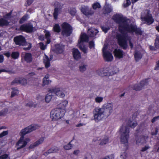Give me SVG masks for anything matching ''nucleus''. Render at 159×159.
Instances as JSON below:
<instances>
[{
	"label": "nucleus",
	"instance_id": "obj_8",
	"mask_svg": "<svg viewBox=\"0 0 159 159\" xmlns=\"http://www.w3.org/2000/svg\"><path fill=\"white\" fill-rule=\"evenodd\" d=\"M93 120L96 122H98L103 119L102 109L99 107L94 109L93 111Z\"/></svg>",
	"mask_w": 159,
	"mask_h": 159
},
{
	"label": "nucleus",
	"instance_id": "obj_54",
	"mask_svg": "<svg viewBox=\"0 0 159 159\" xmlns=\"http://www.w3.org/2000/svg\"><path fill=\"white\" fill-rule=\"evenodd\" d=\"M12 14V11H11L9 13L7 14L4 16V17L5 19H10L11 17V15Z\"/></svg>",
	"mask_w": 159,
	"mask_h": 159
},
{
	"label": "nucleus",
	"instance_id": "obj_59",
	"mask_svg": "<svg viewBox=\"0 0 159 159\" xmlns=\"http://www.w3.org/2000/svg\"><path fill=\"white\" fill-rule=\"evenodd\" d=\"M159 119V115L154 117L151 120L152 123H153L157 120Z\"/></svg>",
	"mask_w": 159,
	"mask_h": 159
},
{
	"label": "nucleus",
	"instance_id": "obj_9",
	"mask_svg": "<svg viewBox=\"0 0 159 159\" xmlns=\"http://www.w3.org/2000/svg\"><path fill=\"white\" fill-rule=\"evenodd\" d=\"M34 28L32 24L27 23L21 25L19 30L27 33H31L34 31Z\"/></svg>",
	"mask_w": 159,
	"mask_h": 159
},
{
	"label": "nucleus",
	"instance_id": "obj_25",
	"mask_svg": "<svg viewBox=\"0 0 159 159\" xmlns=\"http://www.w3.org/2000/svg\"><path fill=\"white\" fill-rule=\"evenodd\" d=\"M112 11V8L108 5L104 7L103 9V12L105 15H108Z\"/></svg>",
	"mask_w": 159,
	"mask_h": 159
},
{
	"label": "nucleus",
	"instance_id": "obj_15",
	"mask_svg": "<svg viewBox=\"0 0 159 159\" xmlns=\"http://www.w3.org/2000/svg\"><path fill=\"white\" fill-rule=\"evenodd\" d=\"M103 56L104 60L107 62L111 61L113 60V57L110 52L103 49Z\"/></svg>",
	"mask_w": 159,
	"mask_h": 159
},
{
	"label": "nucleus",
	"instance_id": "obj_24",
	"mask_svg": "<svg viewBox=\"0 0 159 159\" xmlns=\"http://www.w3.org/2000/svg\"><path fill=\"white\" fill-rule=\"evenodd\" d=\"M50 59L47 56L45 55V57L43 59V62L46 68H48L51 66L50 61L52 59V58H50Z\"/></svg>",
	"mask_w": 159,
	"mask_h": 159
},
{
	"label": "nucleus",
	"instance_id": "obj_34",
	"mask_svg": "<svg viewBox=\"0 0 159 159\" xmlns=\"http://www.w3.org/2000/svg\"><path fill=\"white\" fill-rule=\"evenodd\" d=\"M28 19V15L27 14L25 15L19 21V23L22 24L27 20Z\"/></svg>",
	"mask_w": 159,
	"mask_h": 159
},
{
	"label": "nucleus",
	"instance_id": "obj_30",
	"mask_svg": "<svg viewBox=\"0 0 159 159\" xmlns=\"http://www.w3.org/2000/svg\"><path fill=\"white\" fill-rule=\"evenodd\" d=\"M127 124L129 127L132 128H134L137 125V123L136 121L134 122H132L130 120V119L128 120Z\"/></svg>",
	"mask_w": 159,
	"mask_h": 159
},
{
	"label": "nucleus",
	"instance_id": "obj_32",
	"mask_svg": "<svg viewBox=\"0 0 159 159\" xmlns=\"http://www.w3.org/2000/svg\"><path fill=\"white\" fill-rule=\"evenodd\" d=\"M79 48L84 53H87V49L84 44H78Z\"/></svg>",
	"mask_w": 159,
	"mask_h": 159
},
{
	"label": "nucleus",
	"instance_id": "obj_21",
	"mask_svg": "<svg viewBox=\"0 0 159 159\" xmlns=\"http://www.w3.org/2000/svg\"><path fill=\"white\" fill-rule=\"evenodd\" d=\"M72 54L74 59L78 60L81 57V54L78 49L75 48L72 49Z\"/></svg>",
	"mask_w": 159,
	"mask_h": 159
},
{
	"label": "nucleus",
	"instance_id": "obj_17",
	"mask_svg": "<svg viewBox=\"0 0 159 159\" xmlns=\"http://www.w3.org/2000/svg\"><path fill=\"white\" fill-rule=\"evenodd\" d=\"M89 40L88 36L85 33L81 34L80 39L78 40V44H84V42H88Z\"/></svg>",
	"mask_w": 159,
	"mask_h": 159
},
{
	"label": "nucleus",
	"instance_id": "obj_33",
	"mask_svg": "<svg viewBox=\"0 0 159 159\" xmlns=\"http://www.w3.org/2000/svg\"><path fill=\"white\" fill-rule=\"evenodd\" d=\"M53 29L54 31L57 33H59L61 30L59 24H57L53 25Z\"/></svg>",
	"mask_w": 159,
	"mask_h": 159
},
{
	"label": "nucleus",
	"instance_id": "obj_6",
	"mask_svg": "<svg viewBox=\"0 0 159 159\" xmlns=\"http://www.w3.org/2000/svg\"><path fill=\"white\" fill-rule=\"evenodd\" d=\"M61 34L63 36L68 37L72 34L73 32L72 26L68 23L64 22L61 25Z\"/></svg>",
	"mask_w": 159,
	"mask_h": 159
},
{
	"label": "nucleus",
	"instance_id": "obj_47",
	"mask_svg": "<svg viewBox=\"0 0 159 159\" xmlns=\"http://www.w3.org/2000/svg\"><path fill=\"white\" fill-rule=\"evenodd\" d=\"M26 106L29 107H36V105L34 104V103L32 101H30L28 103L26 104Z\"/></svg>",
	"mask_w": 159,
	"mask_h": 159
},
{
	"label": "nucleus",
	"instance_id": "obj_10",
	"mask_svg": "<svg viewBox=\"0 0 159 159\" xmlns=\"http://www.w3.org/2000/svg\"><path fill=\"white\" fill-rule=\"evenodd\" d=\"M142 21H144V23L148 25H150L154 21V19L152 16V14L150 13V11H147L145 16L142 18Z\"/></svg>",
	"mask_w": 159,
	"mask_h": 159
},
{
	"label": "nucleus",
	"instance_id": "obj_38",
	"mask_svg": "<svg viewBox=\"0 0 159 159\" xmlns=\"http://www.w3.org/2000/svg\"><path fill=\"white\" fill-rule=\"evenodd\" d=\"M109 141V138L108 137H106L103 139L101 140L100 143V145H103L106 144L108 143Z\"/></svg>",
	"mask_w": 159,
	"mask_h": 159
},
{
	"label": "nucleus",
	"instance_id": "obj_52",
	"mask_svg": "<svg viewBox=\"0 0 159 159\" xmlns=\"http://www.w3.org/2000/svg\"><path fill=\"white\" fill-rule=\"evenodd\" d=\"M8 134V130L3 131L0 134V138L3 137L7 135Z\"/></svg>",
	"mask_w": 159,
	"mask_h": 159
},
{
	"label": "nucleus",
	"instance_id": "obj_42",
	"mask_svg": "<svg viewBox=\"0 0 159 159\" xmlns=\"http://www.w3.org/2000/svg\"><path fill=\"white\" fill-rule=\"evenodd\" d=\"M72 140L71 141L69 142V143L66 145H64V148L67 150H68L71 149L72 147V145L70 143L72 141Z\"/></svg>",
	"mask_w": 159,
	"mask_h": 159
},
{
	"label": "nucleus",
	"instance_id": "obj_2",
	"mask_svg": "<svg viewBox=\"0 0 159 159\" xmlns=\"http://www.w3.org/2000/svg\"><path fill=\"white\" fill-rule=\"evenodd\" d=\"M40 126L38 125H32L22 129L20 133V138L16 144V146H19L20 144L22 145L17 148V149L19 150L24 147L27 144V142L24 140L25 135L36 129H39Z\"/></svg>",
	"mask_w": 159,
	"mask_h": 159
},
{
	"label": "nucleus",
	"instance_id": "obj_55",
	"mask_svg": "<svg viewBox=\"0 0 159 159\" xmlns=\"http://www.w3.org/2000/svg\"><path fill=\"white\" fill-rule=\"evenodd\" d=\"M102 159H114V154H111L106 156L105 157Z\"/></svg>",
	"mask_w": 159,
	"mask_h": 159
},
{
	"label": "nucleus",
	"instance_id": "obj_56",
	"mask_svg": "<svg viewBox=\"0 0 159 159\" xmlns=\"http://www.w3.org/2000/svg\"><path fill=\"white\" fill-rule=\"evenodd\" d=\"M86 66L83 65V66H80L79 69L81 72H83L86 70Z\"/></svg>",
	"mask_w": 159,
	"mask_h": 159
},
{
	"label": "nucleus",
	"instance_id": "obj_27",
	"mask_svg": "<svg viewBox=\"0 0 159 159\" xmlns=\"http://www.w3.org/2000/svg\"><path fill=\"white\" fill-rule=\"evenodd\" d=\"M134 57L136 61H138L142 57V55L139 51H136L134 52Z\"/></svg>",
	"mask_w": 159,
	"mask_h": 159
},
{
	"label": "nucleus",
	"instance_id": "obj_51",
	"mask_svg": "<svg viewBox=\"0 0 159 159\" xmlns=\"http://www.w3.org/2000/svg\"><path fill=\"white\" fill-rule=\"evenodd\" d=\"M51 82V81L48 80H43V85L44 86L49 84Z\"/></svg>",
	"mask_w": 159,
	"mask_h": 159
},
{
	"label": "nucleus",
	"instance_id": "obj_58",
	"mask_svg": "<svg viewBox=\"0 0 159 159\" xmlns=\"http://www.w3.org/2000/svg\"><path fill=\"white\" fill-rule=\"evenodd\" d=\"M150 148V147L148 145L145 146L144 147L142 148L141 151L143 152H144Z\"/></svg>",
	"mask_w": 159,
	"mask_h": 159
},
{
	"label": "nucleus",
	"instance_id": "obj_20",
	"mask_svg": "<svg viewBox=\"0 0 159 159\" xmlns=\"http://www.w3.org/2000/svg\"><path fill=\"white\" fill-rule=\"evenodd\" d=\"M44 137H42L34 143L30 145L29 147V149H33L42 143L44 140Z\"/></svg>",
	"mask_w": 159,
	"mask_h": 159
},
{
	"label": "nucleus",
	"instance_id": "obj_41",
	"mask_svg": "<svg viewBox=\"0 0 159 159\" xmlns=\"http://www.w3.org/2000/svg\"><path fill=\"white\" fill-rule=\"evenodd\" d=\"M126 0V2H124L123 4V6L125 8L129 7L131 4V2L130 0Z\"/></svg>",
	"mask_w": 159,
	"mask_h": 159
},
{
	"label": "nucleus",
	"instance_id": "obj_12",
	"mask_svg": "<svg viewBox=\"0 0 159 159\" xmlns=\"http://www.w3.org/2000/svg\"><path fill=\"white\" fill-rule=\"evenodd\" d=\"M81 12L86 16H91L94 13V11L91 8L88 6L81 7L80 8Z\"/></svg>",
	"mask_w": 159,
	"mask_h": 159
},
{
	"label": "nucleus",
	"instance_id": "obj_64",
	"mask_svg": "<svg viewBox=\"0 0 159 159\" xmlns=\"http://www.w3.org/2000/svg\"><path fill=\"white\" fill-rule=\"evenodd\" d=\"M3 54L7 57L9 58L11 56L10 53L8 52L6 53H4Z\"/></svg>",
	"mask_w": 159,
	"mask_h": 159
},
{
	"label": "nucleus",
	"instance_id": "obj_44",
	"mask_svg": "<svg viewBox=\"0 0 159 159\" xmlns=\"http://www.w3.org/2000/svg\"><path fill=\"white\" fill-rule=\"evenodd\" d=\"M52 94H50L49 93L47 94L45 98V100L46 102L48 103L51 101L52 99Z\"/></svg>",
	"mask_w": 159,
	"mask_h": 159
},
{
	"label": "nucleus",
	"instance_id": "obj_57",
	"mask_svg": "<svg viewBox=\"0 0 159 159\" xmlns=\"http://www.w3.org/2000/svg\"><path fill=\"white\" fill-rule=\"evenodd\" d=\"M101 28L103 31L105 33H107L110 29V28L109 27H106L104 26H102Z\"/></svg>",
	"mask_w": 159,
	"mask_h": 159
},
{
	"label": "nucleus",
	"instance_id": "obj_40",
	"mask_svg": "<svg viewBox=\"0 0 159 159\" xmlns=\"http://www.w3.org/2000/svg\"><path fill=\"white\" fill-rule=\"evenodd\" d=\"M12 91L11 93V98H13L15 96L18 92V90L16 89L15 88L12 89Z\"/></svg>",
	"mask_w": 159,
	"mask_h": 159
},
{
	"label": "nucleus",
	"instance_id": "obj_13",
	"mask_svg": "<svg viewBox=\"0 0 159 159\" xmlns=\"http://www.w3.org/2000/svg\"><path fill=\"white\" fill-rule=\"evenodd\" d=\"M148 79H146L142 80L139 84H135L133 87V89L136 91L140 90L145 85H147L148 83Z\"/></svg>",
	"mask_w": 159,
	"mask_h": 159
},
{
	"label": "nucleus",
	"instance_id": "obj_50",
	"mask_svg": "<svg viewBox=\"0 0 159 159\" xmlns=\"http://www.w3.org/2000/svg\"><path fill=\"white\" fill-rule=\"evenodd\" d=\"M103 99V98L102 97H97L95 99V101L97 103H100L101 102Z\"/></svg>",
	"mask_w": 159,
	"mask_h": 159
},
{
	"label": "nucleus",
	"instance_id": "obj_5",
	"mask_svg": "<svg viewBox=\"0 0 159 159\" xmlns=\"http://www.w3.org/2000/svg\"><path fill=\"white\" fill-rule=\"evenodd\" d=\"M66 112L64 109L56 108L51 111L50 117L52 120H57L64 116Z\"/></svg>",
	"mask_w": 159,
	"mask_h": 159
},
{
	"label": "nucleus",
	"instance_id": "obj_26",
	"mask_svg": "<svg viewBox=\"0 0 159 159\" xmlns=\"http://www.w3.org/2000/svg\"><path fill=\"white\" fill-rule=\"evenodd\" d=\"M68 103V101L66 100L63 101L59 104V107L58 108L60 109H64L65 111H66L65 109Z\"/></svg>",
	"mask_w": 159,
	"mask_h": 159
},
{
	"label": "nucleus",
	"instance_id": "obj_62",
	"mask_svg": "<svg viewBox=\"0 0 159 159\" xmlns=\"http://www.w3.org/2000/svg\"><path fill=\"white\" fill-rule=\"evenodd\" d=\"M149 48L150 50L152 51H155L156 49H157L155 46H154L151 45L149 46Z\"/></svg>",
	"mask_w": 159,
	"mask_h": 159
},
{
	"label": "nucleus",
	"instance_id": "obj_4",
	"mask_svg": "<svg viewBox=\"0 0 159 159\" xmlns=\"http://www.w3.org/2000/svg\"><path fill=\"white\" fill-rule=\"evenodd\" d=\"M120 131L122 133L120 138V141L122 143L125 144L126 148V150H127L128 148V139L129 137V128L127 126L124 127L123 125H122L120 128Z\"/></svg>",
	"mask_w": 159,
	"mask_h": 159
},
{
	"label": "nucleus",
	"instance_id": "obj_43",
	"mask_svg": "<svg viewBox=\"0 0 159 159\" xmlns=\"http://www.w3.org/2000/svg\"><path fill=\"white\" fill-rule=\"evenodd\" d=\"M20 78H15L11 83V85H14L16 84H20Z\"/></svg>",
	"mask_w": 159,
	"mask_h": 159
},
{
	"label": "nucleus",
	"instance_id": "obj_23",
	"mask_svg": "<svg viewBox=\"0 0 159 159\" xmlns=\"http://www.w3.org/2000/svg\"><path fill=\"white\" fill-rule=\"evenodd\" d=\"M59 149L56 146H53L49 149L47 152L44 153V155L46 156H47L48 154L57 152L59 151Z\"/></svg>",
	"mask_w": 159,
	"mask_h": 159
},
{
	"label": "nucleus",
	"instance_id": "obj_29",
	"mask_svg": "<svg viewBox=\"0 0 159 159\" xmlns=\"http://www.w3.org/2000/svg\"><path fill=\"white\" fill-rule=\"evenodd\" d=\"M20 56V53L18 51L13 52L11 54L12 58L14 59H16L18 58Z\"/></svg>",
	"mask_w": 159,
	"mask_h": 159
},
{
	"label": "nucleus",
	"instance_id": "obj_36",
	"mask_svg": "<svg viewBox=\"0 0 159 159\" xmlns=\"http://www.w3.org/2000/svg\"><path fill=\"white\" fill-rule=\"evenodd\" d=\"M59 11V8H55L54 9V12L53 13V16L54 19L55 20H57V19Z\"/></svg>",
	"mask_w": 159,
	"mask_h": 159
},
{
	"label": "nucleus",
	"instance_id": "obj_39",
	"mask_svg": "<svg viewBox=\"0 0 159 159\" xmlns=\"http://www.w3.org/2000/svg\"><path fill=\"white\" fill-rule=\"evenodd\" d=\"M69 13L72 16H74L76 13V10L75 7H72L70 8V11H69Z\"/></svg>",
	"mask_w": 159,
	"mask_h": 159
},
{
	"label": "nucleus",
	"instance_id": "obj_49",
	"mask_svg": "<svg viewBox=\"0 0 159 159\" xmlns=\"http://www.w3.org/2000/svg\"><path fill=\"white\" fill-rule=\"evenodd\" d=\"M44 32L45 33V37L46 39L50 38L51 34L49 31L45 30L44 31Z\"/></svg>",
	"mask_w": 159,
	"mask_h": 159
},
{
	"label": "nucleus",
	"instance_id": "obj_3",
	"mask_svg": "<svg viewBox=\"0 0 159 159\" xmlns=\"http://www.w3.org/2000/svg\"><path fill=\"white\" fill-rule=\"evenodd\" d=\"M13 41L15 44L20 46H24L28 45L27 47H24L23 50L27 51L30 50L32 48V44L31 43H28L25 37L22 35H19L15 37L14 38Z\"/></svg>",
	"mask_w": 159,
	"mask_h": 159
},
{
	"label": "nucleus",
	"instance_id": "obj_11",
	"mask_svg": "<svg viewBox=\"0 0 159 159\" xmlns=\"http://www.w3.org/2000/svg\"><path fill=\"white\" fill-rule=\"evenodd\" d=\"M22 62H25L27 63H30L33 61L32 55L31 53L23 52L21 54Z\"/></svg>",
	"mask_w": 159,
	"mask_h": 159
},
{
	"label": "nucleus",
	"instance_id": "obj_35",
	"mask_svg": "<svg viewBox=\"0 0 159 159\" xmlns=\"http://www.w3.org/2000/svg\"><path fill=\"white\" fill-rule=\"evenodd\" d=\"M92 7L93 9L96 10L97 8H100L101 7V6L99 3L97 2L92 5Z\"/></svg>",
	"mask_w": 159,
	"mask_h": 159
},
{
	"label": "nucleus",
	"instance_id": "obj_31",
	"mask_svg": "<svg viewBox=\"0 0 159 159\" xmlns=\"http://www.w3.org/2000/svg\"><path fill=\"white\" fill-rule=\"evenodd\" d=\"M145 141V136L143 135L140 136L139 138L136 140V142L137 144L141 143H143Z\"/></svg>",
	"mask_w": 159,
	"mask_h": 159
},
{
	"label": "nucleus",
	"instance_id": "obj_1",
	"mask_svg": "<svg viewBox=\"0 0 159 159\" xmlns=\"http://www.w3.org/2000/svg\"><path fill=\"white\" fill-rule=\"evenodd\" d=\"M113 18L114 20L119 24L118 30L122 34H116L118 43L123 49H126L128 47L127 40L125 32H135L136 34L141 35L142 34L143 32L140 29L138 28L136 25L128 24L129 19L126 17L119 14H116L114 15Z\"/></svg>",
	"mask_w": 159,
	"mask_h": 159
},
{
	"label": "nucleus",
	"instance_id": "obj_45",
	"mask_svg": "<svg viewBox=\"0 0 159 159\" xmlns=\"http://www.w3.org/2000/svg\"><path fill=\"white\" fill-rule=\"evenodd\" d=\"M8 111L7 108L4 109L0 111V116H5L7 114Z\"/></svg>",
	"mask_w": 159,
	"mask_h": 159
},
{
	"label": "nucleus",
	"instance_id": "obj_28",
	"mask_svg": "<svg viewBox=\"0 0 159 159\" xmlns=\"http://www.w3.org/2000/svg\"><path fill=\"white\" fill-rule=\"evenodd\" d=\"M9 24L8 21L3 18L0 19V26H7Z\"/></svg>",
	"mask_w": 159,
	"mask_h": 159
},
{
	"label": "nucleus",
	"instance_id": "obj_60",
	"mask_svg": "<svg viewBox=\"0 0 159 159\" xmlns=\"http://www.w3.org/2000/svg\"><path fill=\"white\" fill-rule=\"evenodd\" d=\"M8 157V155L7 154H5L0 156V159H6Z\"/></svg>",
	"mask_w": 159,
	"mask_h": 159
},
{
	"label": "nucleus",
	"instance_id": "obj_7",
	"mask_svg": "<svg viewBox=\"0 0 159 159\" xmlns=\"http://www.w3.org/2000/svg\"><path fill=\"white\" fill-rule=\"evenodd\" d=\"M113 105L111 103H107L104 104L101 108L103 119L107 118L113 111Z\"/></svg>",
	"mask_w": 159,
	"mask_h": 159
},
{
	"label": "nucleus",
	"instance_id": "obj_19",
	"mask_svg": "<svg viewBox=\"0 0 159 159\" xmlns=\"http://www.w3.org/2000/svg\"><path fill=\"white\" fill-rule=\"evenodd\" d=\"M98 32L97 30L94 28H91L88 29L87 34L89 37H93L96 35Z\"/></svg>",
	"mask_w": 159,
	"mask_h": 159
},
{
	"label": "nucleus",
	"instance_id": "obj_53",
	"mask_svg": "<svg viewBox=\"0 0 159 159\" xmlns=\"http://www.w3.org/2000/svg\"><path fill=\"white\" fill-rule=\"evenodd\" d=\"M84 159H92V156L90 153L87 152L85 155Z\"/></svg>",
	"mask_w": 159,
	"mask_h": 159
},
{
	"label": "nucleus",
	"instance_id": "obj_14",
	"mask_svg": "<svg viewBox=\"0 0 159 159\" xmlns=\"http://www.w3.org/2000/svg\"><path fill=\"white\" fill-rule=\"evenodd\" d=\"M48 91L50 93H54L57 96L61 98H63L65 96V94L61 90L60 88H54L49 89Z\"/></svg>",
	"mask_w": 159,
	"mask_h": 159
},
{
	"label": "nucleus",
	"instance_id": "obj_37",
	"mask_svg": "<svg viewBox=\"0 0 159 159\" xmlns=\"http://www.w3.org/2000/svg\"><path fill=\"white\" fill-rule=\"evenodd\" d=\"M154 46L157 49L159 50V36H157L154 43Z\"/></svg>",
	"mask_w": 159,
	"mask_h": 159
},
{
	"label": "nucleus",
	"instance_id": "obj_48",
	"mask_svg": "<svg viewBox=\"0 0 159 159\" xmlns=\"http://www.w3.org/2000/svg\"><path fill=\"white\" fill-rule=\"evenodd\" d=\"M95 45L93 40L90 41L89 42V47L90 49L94 48Z\"/></svg>",
	"mask_w": 159,
	"mask_h": 159
},
{
	"label": "nucleus",
	"instance_id": "obj_16",
	"mask_svg": "<svg viewBox=\"0 0 159 159\" xmlns=\"http://www.w3.org/2000/svg\"><path fill=\"white\" fill-rule=\"evenodd\" d=\"M113 53L115 58L120 59L123 57L125 53L121 49L116 48L114 50Z\"/></svg>",
	"mask_w": 159,
	"mask_h": 159
},
{
	"label": "nucleus",
	"instance_id": "obj_18",
	"mask_svg": "<svg viewBox=\"0 0 159 159\" xmlns=\"http://www.w3.org/2000/svg\"><path fill=\"white\" fill-rule=\"evenodd\" d=\"M55 51L57 53L61 54L63 53L65 49V46L62 44H57L55 46Z\"/></svg>",
	"mask_w": 159,
	"mask_h": 159
},
{
	"label": "nucleus",
	"instance_id": "obj_22",
	"mask_svg": "<svg viewBox=\"0 0 159 159\" xmlns=\"http://www.w3.org/2000/svg\"><path fill=\"white\" fill-rule=\"evenodd\" d=\"M97 73L99 76H108L109 75L114 74L116 73H115L111 74V72L109 73L108 72H105L104 68L98 70L97 71Z\"/></svg>",
	"mask_w": 159,
	"mask_h": 159
},
{
	"label": "nucleus",
	"instance_id": "obj_63",
	"mask_svg": "<svg viewBox=\"0 0 159 159\" xmlns=\"http://www.w3.org/2000/svg\"><path fill=\"white\" fill-rule=\"evenodd\" d=\"M127 154L126 152H124L121 155V157L124 159L126 158L127 157Z\"/></svg>",
	"mask_w": 159,
	"mask_h": 159
},
{
	"label": "nucleus",
	"instance_id": "obj_46",
	"mask_svg": "<svg viewBox=\"0 0 159 159\" xmlns=\"http://www.w3.org/2000/svg\"><path fill=\"white\" fill-rule=\"evenodd\" d=\"M20 84L23 85H25L27 84V80L24 78H21Z\"/></svg>",
	"mask_w": 159,
	"mask_h": 159
},
{
	"label": "nucleus",
	"instance_id": "obj_61",
	"mask_svg": "<svg viewBox=\"0 0 159 159\" xmlns=\"http://www.w3.org/2000/svg\"><path fill=\"white\" fill-rule=\"evenodd\" d=\"M40 48L42 50H44L45 48V46L42 42L39 43Z\"/></svg>",
	"mask_w": 159,
	"mask_h": 159
}]
</instances>
